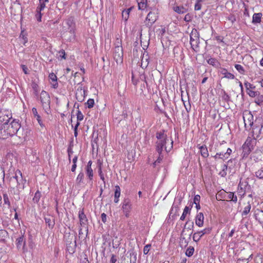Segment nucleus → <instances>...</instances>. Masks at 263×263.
Returning a JSON list of instances; mask_svg holds the SVG:
<instances>
[{
  "label": "nucleus",
  "mask_w": 263,
  "mask_h": 263,
  "mask_svg": "<svg viewBox=\"0 0 263 263\" xmlns=\"http://www.w3.org/2000/svg\"><path fill=\"white\" fill-rule=\"evenodd\" d=\"M22 180V173L20 170H17L15 172V176L11 177L10 181L11 183H16V186H17L20 185V181Z\"/></svg>",
  "instance_id": "nucleus-13"
},
{
  "label": "nucleus",
  "mask_w": 263,
  "mask_h": 263,
  "mask_svg": "<svg viewBox=\"0 0 263 263\" xmlns=\"http://www.w3.org/2000/svg\"><path fill=\"white\" fill-rule=\"evenodd\" d=\"M199 39V33L198 31L193 29L190 34V41L196 40Z\"/></svg>",
  "instance_id": "nucleus-23"
},
{
  "label": "nucleus",
  "mask_w": 263,
  "mask_h": 263,
  "mask_svg": "<svg viewBox=\"0 0 263 263\" xmlns=\"http://www.w3.org/2000/svg\"><path fill=\"white\" fill-rule=\"evenodd\" d=\"M173 10L178 14H183L187 12V9L183 6H174L173 8Z\"/></svg>",
  "instance_id": "nucleus-22"
},
{
  "label": "nucleus",
  "mask_w": 263,
  "mask_h": 263,
  "mask_svg": "<svg viewBox=\"0 0 263 263\" xmlns=\"http://www.w3.org/2000/svg\"><path fill=\"white\" fill-rule=\"evenodd\" d=\"M41 197V193L40 191H37L34 194V196L33 198V201L34 203H37Z\"/></svg>",
  "instance_id": "nucleus-37"
},
{
  "label": "nucleus",
  "mask_w": 263,
  "mask_h": 263,
  "mask_svg": "<svg viewBox=\"0 0 263 263\" xmlns=\"http://www.w3.org/2000/svg\"><path fill=\"white\" fill-rule=\"evenodd\" d=\"M10 191L14 195H15L17 196V197H16L17 199H20L19 191H18V190H16L14 187H10Z\"/></svg>",
  "instance_id": "nucleus-49"
},
{
  "label": "nucleus",
  "mask_w": 263,
  "mask_h": 263,
  "mask_svg": "<svg viewBox=\"0 0 263 263\" xmlns=\"http://www.w3.org/2000/svg\"><path fill=\"white\" fill-rule=\"evenodd\" d=\"M251 209V203L248 202L246 205V206L244 208L243 211L242 212L241 215L242 216H246L250 212V210Z\"/></svg>",
  "instance_id": "nucleus-26"
},
{
  "label": "nucleus",
  "mask_w": 263,
  "mask_h": 263,
  "mask_svg": "<svg viewBox=\"0 0 263 263\" xmlns=\"http://www.w3.org/2000/svg\"><path fill=\"white\" fill-rule=\"evenodd\" d=\"M20 127L18 121L11 119L10 122H7L3 130H0V138L5 139L15 135Z\"/></svg>",
  "instance_id": "nucleus-1"
},
{
  "label": "nucleus",
  "mask_w": 263,
  "mask_h": 263,
  "mask_svg": "<svg viewBox=\"0 0 263 263\" xmlns=\"http://www.w3.org/2000/svg\"><path fill=\"white\" fill-rule=\"evenodd\" d=\"M244 85H245L247 91H249V90H252V89L255 88V86H254L252 84H251L248 82H245Z\"/></svg>",
  "instance_id": "nucleus-50"
},
{
  "label": "nucleus",
  "mask_w": 263,
  "mask_h": 263,
  "mask_svg": "<svg viewBox=\"0 0 263 263\" xmlns=\"http://www.w3.org/2000/svg\"><path fill=\"white\" fill-rule=\"evenodd\" d=\"M57 55L59 59H64L65 60L66 59V53L64 50L61 49L60 50L58 53L57 54Z\"/></svg>",
  "instance_id": "nucleus-36"
},
{
  "label": "nucleus",
  "mask_w": 263,
  "mask_h": 263,
  "mask_svg": "<svg viewBox=\"0 0 263 263\" xmlns=\"http://www.w3.org/2000/svg\"><path fill=\"white\" fill-rule=\"evenodd\" d=\"M184 20L186 22H189L191 21V16L190 14H186L184 17Z\"/></svg>",
  "instance_id": "nucleus-63"
},
{
  "label": "nucleus",
  "mask_w": 263,
  "mask_h": 263,
  "mask_svg": "<svg viewBox=\"0 0 263 263\" xmlns=\"http://www.w3.org/2000/svg\"><path fill=\"white\" fill-rule=\"evenodd\" d=\"M67 153H68V159H69V162H70V160H71V155L73 153V151H72V148H70V147L68 148V149H67Z\"/></svg>",
  "instance_id": "nucleus-62"
},
{
  "label": "nucleus",
  "mask_w": 263,
  "mask_h": 263,
  "mask_svg": "<svg viewBox=\"0 0 263 263\" xmlns=\"http://www.w3.org/2000/svg\"><path fill=\"white\" fill-rule=\"evenodd\" d=\"M243 119L246 127H251L253 125V116L250 112L245 113Z\"/></svg>",
  "instance_id": "nucleus-11"
},
{
  "label": "nucleus",
  "mask_w": 263,
  "mask_h": 263,
  "mask_svg": "<svg viewBox=\"0 0 263 263\" xmlns=\"http://www.w3.org/2000/svg\"><path fill=\"white\" fill-rule=\"evenodd\" d=\"M78 156H75L74 158L72 159V165L71 167V171L72 172H74L76 171L77 168V162L78 161Z\"/></svg>",
  "instance_id": "nucleus-35"
},
{
  "label": "nucleus",
  "mask_w": 263,
  "mask_h": 263,
  "mask_svg": "<svg viewBox=\"0 0 263 263\" xmlns=\"http://www.w3.org/2000/svg\"><path fill=\"white\" fill-rule=\"evenodd\" d=\"M32 89H33L34 90V93L35 95H37V93H38V85L35 83H33L32 84Z\"/></svg>",
  "instance_id": "nucleus-55"
},
{
  "label": "nucleus",
  "mask_w": 263,
  "mask_h": 263,
  "mask_svg": "<svg viewBox=\"0 0 263 263\" xmlns=\"http://www.w3.org/2000/svg\"><path fill=\"white\" fill-rule=\"evenodd\" d=\"M228 20L233 24L236 21L235 16L234 15H230L228 17Z\"/></svg>",
  "instance_id": "nucleus-60"
},
{
  "label": "nucleus",
  "mask_w": 263,
  "mask_h": 263,
  "mask_svg": "<svg viewBox=\"0 0 263 263\" xmlns=\"http://www.w3.org/2000/svg\"><path fill=\"white\" fill-rule=\"evenodd\" d=\"M40 101L43 109L46 113L48 114L50 108V97L49 93L44 90H42L40 95Z\"/></svg>",
  "instance_id": "nucleus-4"
},
{
  "label": "nucleus",
  "mask_w": 263,
  "mask_h": 263,
  "mask_svg": "<svg viewBox=\"0 0 263 263\" xmlns=\"http://www.w3.org/2000/svg\"><path fill=\"white\" fill-rule=\"evenodd\" d=\"M202 7V1L201 0H197L194 7L195 10H200Z\"/></svg>",
  "instance_id": "nucleus-46"
},
{
  "label": "nucleus",
  "mask_w": 263,
  "mask_h": 263,
  "mask_svg": "<svg viewBox=\"0 0 263 263\" xmlns=\"http://www.w3.org/2000/svg\"><path fill=\"white\" fill-rule=\"evenodd\" d=\"M200 195H196L195 196V197L194 198V202H193V203L195 204H197V203H200Z\"/></svg>",
  "instance_id": "nucleus-58"
},
{
  "label": "nucleus",
  "mask_w": 263,
  "mask_h": 263,
  "mask_svg": "<svg viewBox=\"0 0 263 263\" xmlns=\"http://www.w3.org/2000/svg\"><path fill=\"white\" fill-rule=\"evenodd\" d=\"M220 72L222 75L223 76V78L232 80L235 78V76L233 74L229 72L227 69L226 68H221Z\"/></svg>",
  "instance_id": "nucleus-18"
},
{
  "label": "nucleus",
  "mask_w": 263,
  "mask_h": 263,
  "mask_svg": "<svg viewBox=\"0 0 263 263\" xmlns=\"http://www.w3.org/2000/svg\"><path fill=\"white\" fill-rule=\"evenodd\" d=\"M123 52L121 41L117 39L114 51V59L117 63H121L123 61Z\"/></svg>",
  "instance_id": "nucleus-3"
},
{
  "label": "nucleus",
  "mask_w": 263,
  "mask_h": 263,
  "mask_svg": "<svg viewBox=\"0 0 263 263\" xmlns=\"http://www.w3.org/2000/svg\"><path fill=\"white\" fill-rule=\"evenodd\" d=\"M236 163V160L235 159H230L227 162V165H228V169L230 170V171L234 167V165H233V163Z\"/></svg>",
  "instance_id": "nucleus-45"
},
{
  "label": "nucleus",
  "mask_w": 263,
  "mask_h": 263,
  "mask_svg": "<svg viewBox=\"0 0 263 263\" xmlns=\"http://www.w3.org/2000/svg\"><path fill=\"white\" fill-rule=\"evenodd\" d=\"M199 39L196 40L190 41V44L192 48L195 51H198L199 50Z\"/></svg>",
  "instance_id": "nucleus-24"
},
{
  "label": "nucleus",
  "mask_w": 263,
  "mask_h": 263,
  "mask_svg": "<svg viewBox=\"0 0 263 263\" xmlns=\"http://www.w3.org/2000/svg\"><path fill=\"white\" fill-rule=\"evenodd\" d=\"M197 147L200 149L201 155L203 158H207L209 156V152L208 151V148L205 145L201 146L200 145H198Z\"/></svg>",
  "instance_id": "nucleus-19"
},
{
  "label": "nucleus",
  "mask_w": 263,
  "mask_h": 263,
  "mask_svg": "<svg viewBox=\"0 0 263 263\" xmlns=\"http://www.w3.org/2000/svg\"><path fill=\"white\" fill-rule=\"evenodd\" d=\"M194 248L192 246H190L187 248L185 252V255L187 257H191L194 252Z\"/></svg>",
  "instance_id": "nucleus-33"
},
{
  "label": "nucleus",
  "mask_w": 263,
  "mask_h": 263,
  "mask_svg": "<svg viewBox=\"0 0 263 263\" xmlns=\"http://www.w3.org/2000/svg\"><path fill=\"white\" fill-rule=\"evenodd\" d=\"M32 111L33 117L37 121V122L39 124V125L42 127H44V124L43 122V121L41 119L40 115L37 112L36 108L35 107L32 108Z\"/></svg>",
  "instance_id": "nucleus-17"
},
{
  "label": "nucleus",
  "mask_w": 263,
  "mask_h": 263,
  "mask_svg": "<svg viewBox=\"0 0 263 263\" xmlns=\"http://www.w3.org/2000/svg\"><path fill=\"white\" fill-rule=\"evenodd\" d=\"M79 218L80 220V223L82 227L86 226L87 224L88 219L84 214L83 209L79 211Z\"/></svg>",
  "instance_id": "nucleus-14"
},
{
  "label": "nucleus",
  "mask_w": 263,
  "mask_h": 263,
  "mask_svg": "<svg viewBox=\"0 0 263 263\" xmlns=\"http://www.w3.org/2000/svg\"><path fill=\"white\" fill-rule=\"evenodd\" d=\"M157 141L156 142V151L158 153H161L163 149L164 148L166 152H168L173 148V141L171 140L168 146H166L169 140L167 139L166 135L163 132H158L156 134Z\"/></svg>",
  "instance_id": "nucleus-2"
},
{
  "label": "nucleus",
  "mask_w": 263,
  "mask_h": 263,
  "mask_svg": "<svg viewBox=\"0 0 263 263\" xmlns=\"http://www.w3.org/2000/svg\"><path fill=\"white\" fill-rule=\"evenodd\" d=\"M121 194V189L119 185L115 186L114 197L119 198Z\"/></svg>",
  "instance_id": "nucleus-43"
},
{
  "label": "nucleus",
  "mask_w": 263,
  "mask_h": 263,
  "mask_svg": "<svg viewBox=\"0 0 263 263\" xmlns=\"http://www.w3.org/2000/svg\"><path fill=\"white\" fill-rule=\"evenodd\" d=\"M49 79L52 81H57V76L53 72L50 73L49 75Z\"/></svg>",
  "instance_id": "nucleus-51"
},
{
  "label": "nucleus",
  "mask_w": 263,
  "mask_h": 263,
  "mask_svg": "<svg viewBox=\"0 0 263 263\" xmlns=\"http://www.w3.org/2000/svg\"><path fill=\"white\" fill-rule=\"evenodd\" d=\"M204 216L202 212L198 213L195 217V224L199 227L203 226Z\"/></svg>",
  "instance_id": "nucleus-15"
},
{
  "label": "nucleus",
  "mask_w": 263,
  "mask_h": 263,
  "mask_svg": "<svg viewBox=\"0 0 263 263\" xmlns=\"http://www.w3.org/2000/svg\"><path fill=\"white\" fill-rule=\"evenodd\" d=\"M45 221L46 224L48 226L49 228L52 229L54 225L53 219H51L50 217H45Z\"/></svg>",
  "instance_id": "nucleus-28"
},
{
  "label": "nucleus",
  "mask_w": 263,
  "mask_h": 263,
  "mask_svg": "<svg viewBox=\"0 0 263 263\" xmlns=\"http://www.w3.org/2000/svg\"><path fill=\"white\" fill-rule=\"evenodd\" d=\"M183 244L184 245L185 247H186L188 244V241L184 237L182 238L180 240V245L182 246Z\"/></svg>",
  "instance_id": "nucleus-61"
},
{
  "label": "nucleus",
  "mask_w": 263,
  "mask_h": 263,
  "mask_svg": "<svg viewBox=\"0 0 263 263\" xmlns=\"http://www.w3.org/2000/svg\"><path fill=\"white\" fill-rule=\"evenodd\" d=\"M86 176L88 177L89 181L92 182V180L93 179V170L91 167L89 168H86Z\"/></svg>",
  "instance_id": "nucleus-27"
},
{
  "label": "nucleus",
  "mask_w": 263,
  "mask_h": 263,
  "mask_svg": "<svg viewBox=\"0 0 263 263\" xmlns=\"http://www.w3.org/2000/svg\"><path fill=\"white\" fill-rule=\"evenodd\" d=\"M117 261L116 256L114 254H112L110 258V263H116Z\"/></svg>",
  "instance_id": "nucleus-64"
},
{
  "label": "nucleus",
  "mask_w": 263,
  "mask_h": 263,
  "mask_svg": "<svg viewBox=\"0 0 263 263\" xmlns=\"http://www.w3.org/2000/svg\"><path fill=\"white\" fill-rule=\"evenodd\" d=\"M79 125L80 123L79 122H77L74 128V135L76 137H77L78 136V127L79 126Z\"/></svg>",
  "instance_id": "nucleus-59"
},
{
  "label": "nucleus",
  "mask_w": 263,
  "mask_h": 263,
  "mask_svg": "<svg viewBox=\"0 0 263 263\" xmlns=\"http://www.w3.org/2000/svg\"><path fill=\"white\" fill-rule=\"evenodd\" d=\"M15 244L18 250L22 251L23 253L27 252V249L26 246V241L24 237V233L22 234L21 236L16 239Z\"/></svg>",
  "instance_id": "nucleus-8"
},
{
  "label": "nucleus",
  "mask_w": 263,
  "mask_h": 263,
  "mask_svg": "<svg viewBox=\"0 0 263 263\" xmlns=\"http://www.w3.org/2000/svg\"><path fill=\"white\" fill-rule=\"evenodd\" d=\"M11 118V114L9 110H0V130H3V128L7 124V122H10Z\"/></svg>",
  "instance_id": "nucleus-6"
},
{
  "label": "nucleus",
  "mask_w": 263,
  "mask_h": 263,
  "mask_svg": "<svg viewBox=\"0 0 263 263\" xmlns=\"http://www.w3.org/2000/svg\"><path fill=\"white\" fill-rule=\"evenodd\" d=\"M95 101L93 99H89L87 102L86 105L89 108H91L93 107Z\"/></svg>",
  "instance_id": "nucleus-48"
},
{
  "label": "nucleus",
  "mask_w": 263,
  "mask_h": 263,
  "mask_svg": "<svg viewBox=\"0 0 263 263\" xmlns=\"http://www.w3.org/2000/svg\"><path fill=\"white\" fill-rule=\"evenodd\" d=\"M84 94H85L84 90H83L82 89H77L76 93V98L78 101L82 102L84 100Z\"/></svg>",
  "instance_id": "nucleus-21"
},
{
  "label": "nucleus",
  "mask_w": 263,
  "mask_h": 263,
  "mask_svg": "<svg viewBox=\"0 0 263 263\" xmlns=\"http://www.w3.org/2000/svg\"><path fill=\"white\" fill-rule=\"evenodd\" d=\"M228 198L230 199L231 201L236 202L237 201V197L236 195L234 194V193L230 192V193L228 195Z\"/></svg>",
  "instance_id": "nucleus-42"
},
{
  "label": "nucleus",
  "mask_w": 263,
  "mask_h": 263,
  "mask_svg": "<svg viewBox=\"0 0 263 263\" xmlns=\"http://www.w3.org/2000/svg\"><path fill=\"white\" fill-rule=\"evenodd\" d=\"M235 68L240 74H245V69L241 65L235 64Z\"/></svg>",
  "instance_id": "nucleus-41"
},
{
  "label": "nucleus",
  "mask_w": 263,
  "mask_h": 263,
  "mask_svg": "<svg viewBox=\"0 0 263 263\" xmlns=\"http://www.w3.org/2000/svg\"><path fill=\"white\" fill-rule=\"evenodd\" d=\"M262 14L261 13H255L253 15L252 23L254 24L260 23L261 22Z\"/></svg>",
  "instance_id": "nucleus-20"
},
{
  "label": "nucleus",
  "mask_w": 263,
  "mask_h": 263,
  "mask_svg": "<svg viewBox=\"0 0 263 263\" xmlns=\"http://www.w3.org/2000/svg\"><path fill=\"white\" fill-rule=\"evenodd\" d=\"M65 23L68 26L69 32L71 34L69 40L74 39L75 37V30L76 25L73 17H69L65 20Z\"/></svg>",
  "instance_id": "nucleus-7"
},
{
  "label": "nucleus",
  "mask_w": 263,
  "mask_h": 263,
  "mask_svg": "<svg viewBox=\"0 0 263 263\" xmlns=\"http://www.w3.org/2000/svg\"><path fill=\"white\" fill-rule=\"evenodd\" d=\"M256 218L260 222L263 221V211H258L256 213Z\"/></svg>",
  "instance_id": "nucleus-40"
},
{
  "label": "nucleus",
  "mask_w": 263,
  "mask_h": 263,
  "mask_svg": "<svg viewBox=\"0 0 263 263\" xmlns=\"http://www.w3.org/2000/svg\"><path fill=\"white\" fill-rule=\"evenodd\" d=\"M194 228V223L193 222H189L187 221L184 226V229L182 231V233L185 232V230H193V229Z\"/></svg>",
  "instance_id": "nucleus-30"
},
{
  "label": "nucleus",
  "mask_w": 263,
  "mask_h": 263,
  "mask_svg": "<svg viewBox=\"0 0 263 263\" xmlns=\"http://www.w3.org/2000/svg\"><path fill=\"white\" fill-rule=\"evenodd\" d=\"M207 62L209 64L214 66H217L219 64L218 61L215 58H210L207 60Z\"/></svg>",
  "instance_id": "nucleus-38"
},
{
  "label": "nucleus",
  "mask_w": 263,
  "mask_h": 263,
  "mask_svg": "<svg viewBox=\"0 0 263 263\" xmlns=\"http://www.w3.org/2000/svg\"><path fill=\"white\" fill-rule=\"evenodd\" d=\"M157 17L158 16L156 13L151 11L147 15L146 20L152 25L156 21Z\"/></svg>",
  "instance_id": "nucleus-16"
},
{
  "label": "nucleus",
  "mask_w": 263,
  "mask_h": 263,
  "mask_svg": "<svg viewBox=\"0 0 263 263\" xmlns=\"http://www.w3.org/2000/svg\"><path fill=\"white\" fill-rule=\"evenodd\" d=\"M83 178H84V174L82 172H81L80 173H79V174H78V175L77 177V179H76L77 182L79 184L81 183L83 180Z\"/></svg>",
  "instance_id": "nucleus-44"
},
{
  "label": "nucleus",
  "mask_w": 263,
  "mask_h": 263,
  "mask_svg": "<svg viewBox=\"0 0 263 263\" xmlns=\"http://www.w3.org/2000/svg\"><path fill=\"white\" fill-rule=\"evenodd\" d=\"M3 199L4 203L7 205L9 208H10L11 203L8 196L6 193L3 194Z\"/></svg>",
  "instance_id": "nucleus-39"
},
{
  "label": "nucleus",
  "mask_w": 263,
  "mask_h": 263,
  "mask_svg": "<svg viewBox=\"0 0 263 263\" xmlns=\"http://www.w3.org/2000/svg\"><path fill=\"white\" fill-rule=\"evenodd\" d=\"M252 257V254L250 255L248 258H240L237 259V263H248L249 259Z\"/></svg>",
  "instance_id": "nucleus-47"
},
{
  "label": "nucleus",
  "mask_w": 263,
  "mask_h": 263,
  "mask_svg": "<svg viewBox=\"0 0 263 263\" xmlns=\"http://www.w3.org/2000/svg\"><path fill=\"white\" fill-rule=\"evenodd\" d=\"M256 142V139L255 138L248 137L242 145L243 150L250 153L252 149H253Z\"/></svg>",
  "instance_id": "nucleus-9"
},
{
  "label": "nucleus",
  "mask_w": 263,
  "mask_h": 263,
  "mask_svg": "<svg viewBox=\"0 0 263 263\" xmlns=\"http://www.w3.org/2000/svg\"><path fill=\"white\" fill-rule=\"evenodd\" d=\"M132 10V8H129L128 9L124 10L122 11V17L124 20L125 21H127L128 17H129V14Z\"/></svg>",
  "instance_id": "nucleus-29"
},
{
  "label": "nucleus",
  "mask_w": 263,
  "mask_h": 263,
  "mask_svg": "<svg viewBox=\"0 0 263 263\" xmlns=\"http://www.w3.org/2000/svg\"><path fill=\"white\" fill-rule=\"evenodd\" d=\"M158 154H159V156H158L157 159L154 163V164L155 165H156L157 163H160L161 161H162V159H163V156L162 155V153H158Z\"/></svg>",
  "instance_id": "nucleus-56"
},
{
  "label": "nucleus",
  "mask_w": 263,
  "mask_h": 263,
  "mask_svg": "<svg viewBox=\"0 0 263 263\" xmlns=\"http://www.w3.org/2000/svg\"><path fill=\"white\" fill-rule=\"evenodd\" d=\"M20 40L21 43H22L24 45L27 42V37H26V35L25 34L24 31L21 32L20 35Z\"/></svg>",
  "instance_id": "nucleus-34"
},
{
  "label": "nucleus",
  "mask_w": 263,
  "mask_h": 263,
  "mask_svg": "<svg viewBox=\"0 0 263 263\" xmlns=\"http://www.w3.org/2000/svg\"><path fill=\"white\" fill-rule=\"evenodd\" d=\"M122 209L126 217H128L131 210V203L129 199L124 200L122 205Z\"/></svg>",
  "instance_id": "nucleus-12"
},
{
  "label": "nucleus",
  "mask_w": 263,
  "mask_h": 263,
  "mask_svg": "<svg viewBox=\"0 0 263 263\" xmlns=\"http://www.w3.org/2000/svg\"><path fill=\"white\" fill-rule=\"evenodd\" d=\"M151 247V245L150 244L146 245V246H144L143 249V253L145 255L148 254V252L149 251Z\"/></svg>",
  "instance_id": "nucleus-52"
},
{
  "label": "nucleus",
  "mask_w": 263,
  "mask_h": 263,
  "mask_svg": "<svg viewBox=\"0 0 263 263\" xmlns=\"http://www.w3.org/2000/svg\"><path fill=\"white\" fill-rule=\"evenodd\" d=\"M139 10H144L147 7V0H137Z\"/></svg>",
  "instance_id": "nucleus-25"
},
{
  "label": "nucleus",
  "mask_w": 263,
  "mask_h": 263,
  "mask_svg": "<svg viewBox=\"0 0 263 263\" xmlns=\"http://www.w3.org/2000/svg\"><path fill=\"white\" fill-rule=\"evenodd\" d=\"M98 173H99V175L100 177V179L105 183V178H104V175L102 173L101 166L99 167Z\"/></svg>",
  "instance_id": "nucleus-54"
},
{
  "label": "nucleus",
  "mask_w": 263,
  "mask_h": 263,
  "mask_svg": "<svg viewBox=\"0 0 263 263\" xmlns=\"http://www.w3.org/2000/svg\"><path fill=\"white\" fill-rule=\"evenodd\" d=\"M49 3V0H39V4L35 11V18L38 22L42 21L43 11L46 7V5Z\"/></svg>",
  "instance_id": "nucleus-5"
},
{
  "label": "nucleus",
  "mask_w": 263,
  "mask_h": 263,
  "mask_svg": "<svg viewBox=\"0 0 263 263\" xmlns=\"http://www.w3.org/2000/svg\"><path fill=\"white\" fill-rule=\"evenodd\" d=\"M191 210V208H190L189 206H186L184 210H183V213L182 214L180 218V219L181 220H184L185 218V217L187 215V213H189L190 212V211Z\"/></svg>",
  "instance_id": "nucleus-32"
},
{
  "label": "nucleus",
  "mask_w": 263,
  "mask_h": 263,
  "mask_svg": "<svg viewBox=\"0 0 263 263\" xmlns=\"http://www.w3.org/2000/svg\"><path fill=\"white\" fill-rule=\"evenodd\" d=\"M247 93L251 97H255L257 93L256 91H253L252 90H249V91H247Z\"/></svg>",
  "instance_id": "nucleus-57"
},
{
  "label": "nucleus",
  "mask_w": 263,
  "mask_h": 263,
  "mask_svg": "<svg viewBox=\"0 0 263 263\" xmlns=\"http://www.w3.org/2000/svg\"><path fill=\"white\" fill-rule=\"evenodd\" d=\"M77 116L78 122L79 121H81L83 120V119L84 118V116H83V114L81 112V111H80V110L78 111Z\"/></svg>",
  "instance_id": "nucleus-53"
},
{
  "label": "nucleus",
  "mask_w": 263,
  "mask_h": 263,
  "mask_svg": "<svg viewBox=\"0 0 263 263\" xmlns=\"http://www.w3.org/2000/svg\"><path fill=\"white\" fill-rule=\"evenodd\" d=\"M255 176L259 179L263 180V166L255 172Z\"/></svg>",
  "instance_id": "nucleus-31"
},
{
  "label": "nucleus",
  "mask_w": 263,
  "mask_h": 263,
  "mask_svg": "<svg viewBox=\"0 0 263 263\" xmlns=\"http://www.w3.org/2000/svg\"><path fill=\"white\" fill-rule=\"evenodd\" d=\"M212 231V228L210 227L205 228L202 230L197 231L193 234V239L195 242H198L200 240L201 237L205 234H209Z\"/></svg>",
  "instance_id": "nucleus-10"
}]
</instances>
